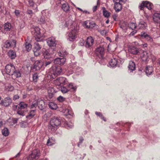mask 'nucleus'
Masks as SVG:
<instances>
[{"mask_svg":"<svg viewBox=\"0 0 160 160\" xmlns=\"http://www.w3.org/2000/svg\"><path fill=\"white\" fill-rule=\"evenodd\" d=\"M11 46V44L10 42L8 41H7L5 42L4 47L6 48H8Z\"/></svg>","mask_w":160,"mask_h":160,"instance_id":"42","label":"nucleus"},{"mask_svg":"<svg viewBox=\"0 0 160 160\" xmlns=\"http://www.w3.org/2000/svg\"><path fill=\"white\" fill-rule=\"evenodd\" d=\"M36 111L35 109H33L31 111L28 115L26 116V118L29 119L32 118L35 115V112Z\"/></svg>","mask_w":160,"mask_h":160,"instance_id":"28","label":"nucleus"},{"mask_svg":"<svg viewBox=\"0 0 160 160\" xmlns=\"http://www.w3.org/2000/svg\"><path fill=\"white\" fill-rule=\"evenodd\" d=\"M25 47L26 49L28 52H29L31 49L32 46L31 44L28 42H26L25 43Z\"/></svg>","mask_w":160,"mask_h":160,"instance_id":"38","label":"nucleus"},{"mask_svg":"<svg viewBox=\"0 0 160 160\" xmlns=\"http://www.w3.org/2000/svg\"><path fill=\"white\" fill-rule=\"evenodd\" d=\"M57 100L60 102H62L65 100V98L61 96H59Z\"/></svg>","mask_w":160,"mask_h":160,"instance_id":"52","label":"nucleus"},{"mask_svg":"<svg viewBox=\"0 0 160 160\" xmlns=\"http://www.w3.org/2000/svg\"><path fill=\"white\" fill-rule=\"evenodd\" d=\"M135 64L133 62L131 61H129L128 68L130 72H132L135 69Z\"/></svg>","mask_w":160,"mask_h":160,"instance_id":"24","label":"nucleus"},{"mask_svg":"<svg viewBox=\"0 0 160 160\" xmlns=\"http://www.w3.org/2000/svg\"><path fill=\"white\" fill-rule=\"evenodd\" d=\"M55 50L52 48H50L45 50L43 53L44 58H50L55 53Z\"/></svg>","mask_w":160,"mask_h":160,"instance_id":"7","label":"nucleus"},{"mask_svg":"<svg viewBox=\"0 0 160 160\" xmlns=\"http://www.w3.org/2000/svg\"><path fill=\"white\" fill-rule=\"evenodd\" d=\"M38 22L39 23L41 24H44L46 23V21L44 18L42 17H41L38 20Z\"/></svg>","mask_w":160,"mask_h":160,"instance_id":"44","label":"nucleus"},{"mask_svg":"<svg viewBox=\"0 0 160 160\" xmlns=\"http://www.w3.org/2000/svg\"><path fill=\"white\" fill-rule=\"evenodd\" d=\"M65 80V78L64 77H59L57 79V81L59 82V83L58 84H62V81H63V80Z\"/></svg>","mask_w":160,"mask_h":160,"instance_id":"45","label":"nucleus"},{"mask_svg":"<svg viewBox=\"0 0 160 160\" xmlns=\"http://www.w3.org/2000/svg\"><path fill=\"white\" fill-rule=\"evenodd\" d=\"M95 53L97 56L99 58H102L104 54V49L101 47H98L96 49Z\"/></svg>","mask_w":160,"mask_h":160,"instance_id":"9","label":"nucleus"},{"mask_svg":"<svg viewBox=\"0 0 160 160\" xmlns=\"http://www.w3.org/2000/svg\"><path fill=\"white\" fill-rule=\"evenodd\" d=\"M27 107V105L24 102H21L18 105H14L12 106L13 109H17V113L22 116L24 115V112L25 109Z\"/></svg>","mask_w":160,"mask_h":160,"instance_id":"3","label":"nucleus"},{"mask_svg":"<svg viewBox=\"0 0 160 160\" xmlns=\"http://www.w3.org/2000/svg\"><path fill=\"white\" fill-rule=\"evenodd\" d=\"M12 102V100L11 98L8 97L5 98L3 100V105L5 107L9 106Z\"/></svg>","mask_w":160,"mask_h":160,"instance_id":"13","label":"nucleus"},{"mask_svg":"<svg viewBox=\"0 0 160 160\" xmlns=\"http://www.w3.org/2000/svg\"><path fill=\"white\" fill-rule=\"evenodd\" d=\"M118 17V15L117 14H113L112 16L113 19L115 21H117V18Z\"/></svg>","mask_w":160,"mask_h":160,"instance_id":"58","label":"nucleus"},{"mask_svg":"<svg viewBox=\"0 0 160 160\" xmlns=\"http://www.w3.org/2000/svg\"><path fill=\"white\" fill-rule=\"evenodd\" d=\"M29 4L30 6L32 7L34 5V2L32 1H29Z\"/></svg>","mask_w":160,"mask_h":160,"instance_id":"64","label":"nucleus"},{"mask_svg":"<svg viewBox=\"0 0 160 160\" xmlns=\"http://www.w3.org/2000/svg\"><path fill=\"white\" fill-rule=\"evenodd\" d=\"M94 42V39L92 37L90 36L88 37L86 41L85 47L87 48L92 47L93 44Z\"/></svg>","mask_w":160,"mask_h":160,"instance_id":"11","label":"nucleus"},{"mask_svg":"<svg viewBox=\"0 0 160 160\" xmlns=\"http://www.w3.org/2000/svg\"><path fill=\"white\" fill-rule=\"evenodd\" d=\"M78 32L77 30L75 29L71 30L69 32L68 35V40L70 41H73L78 37Z\"/></svg>","mask_w":160,"mask_h":160,"instance_id":"5","label":"nucleus"},{"mask_svg":"<svg viewBox=\"0 0 160 160\" xmlns=\"http://www.w3.org/2000/svg\"><path fill=\"white\" fill-rule=\"evenodd\" d=\"M61 90L63 93H66L69 91V89L63 87L61 88Z\"/></svg>","mask_w":160,"mask_h":160,"instance_id":"49","label":"nucleus"},{"mask_svg":"<svg viewBox=\"0 0 160 160\" xmlns=\"http://www.w3.org/2000/svg\"><path fill=\"white\" fill-rule=\"evenodd\" d=\"M5 70L6 73L12 75L13 79L21 77V73L20 71L18 70H16L14 66L12 64L7 65L5 67Z\"/></svg>","mask_w":160,"mask_h":160,"instance_id":"1","label":"nucleus"},{"mask_svg":"<svg viewBox=\"0 0 160 160\" xmlns=\"http://www.w3.org/2000/svg\"><path fill=\"white\" fill-rule=\"evenodd\" d=\"M103 16L106 18H108L110 16V13L106 10H103Z\"/></svg>","mask_w":160,"mask_h":160,"instance_id":"48","label":"nucleus"},{"mask_svg":"<svg viewBox=\"0 0 160 160\" xmlns=\"http://www.w3.org/2000/svg\"><path fill=\"white\" fill-rule=\"evenodd\" d=\"M48 106L50 108L52 109H56L57 108L56 104L53 102H50L49 103Z\"/></svg>","mask_w":160,"mask_h":160,"instance_id":"31","label":"nucleus"},{"mask_svg":"<svg viewBox=\"0 0 160 160\" xmlns=\"http://www.w3.org/2000/svg\"><path fill=\"white\" fill-rule=\"evenodd\" d=\"M2 135L5 136H8L9 134V131L7 128H5L2 129Z\"/></svg>","mask_w":160,"mask_h":160,"instance_id":"34","label":"nucleus"},{"mask_svg":"<svg viewBox=\"0 0 160 160\" xmlns=\"http://www.w3.org/2000/svg\"><path fill=\"white\" fill-rule=\"evenodd\" d=\"M62 72V69L60 67L53 66L52 67L51 70V74L55 75L60 74Z\"/></svg>","mask_w":160,"mask_h":160,"instance_id":"8","label":"nucleus"},{"mask_svg":"<svg viewBox=\"0 0 160 160\" xmlns=\"http://www.w3.org/2000/svg\"><path fill=\"white\" fill-rule=\"evenodd\" d=\"M8 56L11 59H13L16 57V54L15 52L12 50H9L8 53Z\"/></svg>","mask_w":160,"mask_h":160,"instance_id":"25","label":"nucleus"},{"mask_svg":"<svg viewBox=\"0 0 160 160\" xmlns=\"http://www.w3.org/2000/svg\"><path fill=\"white\" fill-rule=\"evenodd\" d=\"M129 51L132 54H137L139 52V49L135 47H132L129 48Z\"/></svg>","mask_w":160,"mask_h":160,"instance_id":"17","label":"nucleus"},{"mask_svg":"<svg viewBox=\"0 0 160 160\" xmlns=\"http://www.w3.org/2000/svg\"><path fill=\"white\" fill-rule=\"evenodd\" d=\"M6 90L8 91H12L14 89V87L11 85L6 86L5 87Z\"/></svg>","mask_w":160,"mask_h":160,"instance_id":"40","label":"nucleus"},{"mask_svg":"<svg viewBox=\"0 0 160 160\" xmlns=\"http://www.w3.org/2000/svg\"><path fill=\"white\" fill-rule=\"evenodd\" d=\"M142 59L144 61H146L148 58V53L146 51H143L141 55Z\"/></svg>","mask_w":160,"mask_h":160,"instance_id":"26","label":"nucleus"},{"mask_svg":"<svg viewBox=\"0 0 160 160\" xmlns=\"http://www.w3.org/2000/svg\"><path fill=\"white\" fill-rule=\"evenodd\" d=\"M147 27V23L142 21H141L139 22L138 26V29L143 30L145 29Z\"/></svg>","mask_w":160,"mask_h":160,"instance_id":"19","label":"nucleus"},{"mask_svg":"<svg viewBox=\"0 0 160 160\" xmlns=\"http://www.w3.org/2000/svg\"><path fill=\"white\" fill-rule=\"evenodd\" d=\"M118 63L117 59L116 58L112 59L109 62L110 66L112 67L116 66Z\"/></svg>","mask_w":160,"mask_h":160,"instance_id":"23","label":"nucleus"},{"mask_svg":"<svg viewBox=\"0 0 160 160\" xmlns=\"http://www.w3.org/2000/svg\"><path fill=\"white\" fill-rule=\"evenodd\" d=\"M40 153L39 151L37 149L33 150L32 153L28 156V160H34L38 159L40 156Z\"/></svg>","mask_w":160,"mask_h":160,"instance_id":"4","label":"nucleus"},{"mask_svg":"<svg viewBox=\"0 0 160 160\" xmlns=\"http://www.w3.org/2000/svg\"><path fill=\"white\" fill-rule=\"evenodd\" d=\"M137 25L135 23L132 22H130L128 24V27L132 30H133L136 28Z\"/></svg>","mask_w":160,"mask_h":160,"instance_id":"35","label":"nucleus"},{"mask_svg":"<svg viewBox=\"0 0 160 160\" xmlns=\"http://www.w3.org/2000/svg\"><path fill=\"white\" fill-rule=\"evenodd\" d=\"M47 43L48 46L50 47H54L56 45V40L55 38L52 37L48 39Z\"/></svg>","mask_w":160,"mask_h":160,"instance_id":"14","label":"nucleus"},{"mask_svg":"<svg viewBox=\"0 0 160 160\" xmlns=\"http://www.w3.org/2000/svg\"><path fill=\"white\" fill-rule=\"evenodd\" d=\"M34 55L35 56L37 57L39 56L40 54V50H37L36 51L33 50Z\"/></svg>","mask_w":160,"mask_h":160,"instance_id":"51","label":"nucleus"},{"mask_svg":"<svg viewBox=\"0 0 160 160\" xmlns=\"http://www.w3.org/2000/svg\"><path fill=\"white\" fill-rule=\"evenodd\" d=\"M67 125L70 128H72L73 126V124L69 122L67 124Z\"/></svg>","mask_w":160,"mask_h":160,"instance_id":"60","label":"nucleus"},{"mask_svg":"<svg viewBox=\"0 0 160 160\" xmlns=\"http://www.w3.org/2000/svg\"><path fill=\"white\" fill-rule=\"evenodd\" d=\"M39 77L38 73H34L32 76L33 81L34 82H36L38 81Z\"/></svg>","mask_w":160,"mask_h":160,"instance_id":"37","label":"nucleus"},{"mask_svg":"<svg viewBox=\"0 0 160 160\" xmlns=\"http://www.w3.org/2000/svg\"><path fill=\"white\" fill-rule=\"evenodd\" d=\"M37 42L34 43L33 50L34 51L40 50L41 48V46L40 45L39 43Z\"/></svg>","mask_w":160,"mask_h":160,"instance_id":"27","label":"nucleus"},{"mask_svg":"<svg viewBox=\"0 0 160 160\" xmlns=\"http://www.w3.org/2000/svg\"><path fill=\"white\" fill-rule=\"evenodd\" d=\"M58 54L60 56L63 57L67 54V52L65 51H62L58 52Z\"/></svg>","mask_w":160,"mask_h":160,"instance_id":"41","label":"nucleus"},{"mask_svg":"<svg viewBox=\"0 0 160 160\" xmlns=\"http://www.w3.org/2000/svg\"><path fill=\"white\" fill-rule=\"evenodd\" d=\"M145 38H146L148 42L152 43V44L153 45L154 42H153V39L149 35H148Z\"/></svg>","mask_w":160,"mask_h":160,"instance_id":"46","label":"nucleus"},{"mask_svg":"<svg viewBox=\"0 0 160 160\" xmlns=\"http://www.w3.org/2000/svg\"><path fill=\"white\" fill-rule=\"evenodd\" d=\"M145 71L147 75H151L153 71V68L152 67H147L145 69Z\"/></svg>","mask_w":160,"mask_h":160,"instance_id":"21","label":"nucleus"},{"mask_svg":"<svg viewBox=\"0 0 160 160\" xmlns=\"http://www.w3.org/2000/svg\"><path fill=\"white\" fill-rule=\"evenodd\" d=\"M62 8L65 12H67L70 10V7L67 3L62 4Z\"/></svg>","mask_w":160,"mask_h":160,"instance_id":"22","label":"nucleus"},{"mask_svg":"<svg viewBox=\"0 0 160 160\" xmlns=\"http://www.w3.org/2000/svg\"><path fill=\"white\" fill-rule=\"evenodd\" d=\"M11 28V24L9 23H7L4 24V28L6 31H10Z\"/></svg>","mask_w":160,"mask_h":160,"instance_id":"29","label":"nucleus"},{"mask_svg":"<svg viewBox=\"0 0 160 160\" xmlns=\"http://www.w3.org/2000/svg\"><path fill=\"white\" fill-rule=\"evenodd\" d=\"M145 1L142 2V3L139 6V8L140 9L143 10L145 7Z\"/></svg>","mask_w":160,"mask_h":160,"instance_id":"47","label":"nucleus"},{"mask_svg":"<svg viewBox=\"0 0 160 160\" xmlns=\"http://www.w3.org/2000/svg\"><path fill=\"white\" fill-rule=\"evenodd\" d=\"M38 108L40 110H42L44 107V101L41 99L39 98L37 100Z\"/></svg>","mask_w":160,"mask_h":160,"instance_id":"16","label":"nucleus"},{"mask_svg":"<svg viewBox=\"0 0 160 160\" xmlns=\"http://www.w3.org/2000/svg\"><path fill=\"white\" fill-rule=\"evenodd\" d=\"M66 61V59L65 58H58L54 59V62L56 64L61 66L65 63Z\"/></svg>","mask_w":160,"mask_h":160,"instance_id":"12","label":"nucleus"},{"mask_svg":"<svg viewBox=\"0 0 160 160\" xmlns=\"http://www.w3.org/2000/svg\"><path fill=\"white\" fill-rule=\"evenodd\" d=\"M19 98V96L18 95H14L13 97V100H16Z\"/></svg>","mask_w":160,"mask_h":160,"instance_id":"56","label":"nucleus"},{"mask_svg":"<svg viewBox=\"0 0 160 160\" xmlns=\"http://www.w3.org/2000/svg\"><path fill=\"white\" fill-rule=\"evenodd\" d=\"M52 62L50 61H49L45 62L43 63V65L46 67L49 68L51 66Z\"/></svg>","mask_w":160,"mask_h":160,"instance_id":"43","label":"nucleus"},{"mask_svg":"<svg viewBox=\"0 0 160 160\" xmlns=\"http://www.w3.org/2000/svg\"><path fill=\"white\" fill-rule=\"evenodd\" d=\"M34 34L35 36V39L37 42H40L42 41L41 38V32H40V29L38 27H36L33 29Z\"/></svg>","mask_w":160,"mask_h":160,"instance_id":"6","label":"nucleus"},{"mask_svg":"<svg viewBox=\"0 0 160 160\" xmlns=\"http://www.w3.org/2000/svg\"><path fill=\"white\" fill-rule=\"evenodd\" d=\"M62 112L64 113V115L66 116L68 115H71L72 113V111H70L68 109L65 108L62 110Z\"/></svg>","mask_w":160,"mask_h":160,"instance_id":"32","label":"nucleus"},{"mask_svg":"<svg viewBox=\"0 0 160 160\" xmlns=\"http://www.w3.org/2000/svg\"><path fill=\"white\" fill-rule=\"evenodd\" d=\"M48 95L47 98L51 99L53 97L55 93L53 88L49 87L48 88Z\"/></svg>","mask_w":160,"mask_h":160,"instance_id":"15","label":"nucleus"},{"mask_svg":"<svg viewBox=\"0 0 160 160\" xmlns=\"http://www.w3.org/2000/svg\"><path fill=\"white\" fill-rule=\"evenodd\" d=\"M152 5L148 1H145V7L149 10H151L152 8Z\"/></svg>","mask_w":160,"mask_h":160,"instance_id":"36","label":"nucleus"},{"mask_svg":"<svg viewBox=\"0 0 160 160\" xmlns=\"http://www.w3.org/2000/svg\"><path fill=\"white\" fill-rule=\"evenodd\" d=\"M14 12L15 15L17 16H18L19 15L20 13V11L18 10H15Z\"/></svg>","mask_w":160,"mask_h":160,"instance_id":"57","label":"nucleus"},{"mask_svg":"<svg viewBox=\"0 0 160 160\" xmlns=\"http://www.w3.org/2000/svg\"><path fill=\"white\" fill-rule=\"evenodd\" d=\"M148 35L145 32H142L141 34V36L144 38H145Z\"/></svg>","mask_w":160,"mask_h":160,"instance_id":"53","label":"nucleus"},{"mask_svg":"<svg viewBox=\"0 0 160 160\" xmlns=\"http://www.w3.org/2000/svg\"><path fill=\"white\" fill-rule=\"evenodd\" d=\"M11 44V46L15 47L16 46V42L15 40H13L12 42H10Z\"/></svg>","mask_w":160,"mask_h":160,"instance_id":"55","label":"nucleus"},{"mask_svg":"<svg viewBox=\"0 0 160 160\" xmlns=\"http://www.w3.org/2000/svg\"><path fill=\"white\" fill-rule=\"evenodd\" d=\"M68 88L69 89V91L71 90L72 91H75L77 89V87L75 86H73L72 84L71 83H69L68 85Z\"/></svg>","mask_w":160,"mask_h":160,"instance_id":"33","label":"nucleus"},{"mask_svg":"<svg viewBox=\"0 0 160 160\" xmlns=\"http://www.w3.org/2000/svg\"><path fill=\"white\" fill-rule=\"evenodd\" d=\"M38 106L37 100H35L32 102L30 106V108L31 109H35Z\"/></svg>","mask_w":160,"mask_h":160,"instance_id":"30","label":"nucleus"},{"mask_svg":"<svg viewBox=\"0 0 160 160\" xmlns=\"http://www.w3.org/2000/svg\"><path fill=\"white\" fill-rule=\"evenodd\" d=\"M153 21L156 23H160V14L155 13L153 15Z\"/></svg>","mask_w":160,"mask_h":160,"instance_id":"18","label":"nucleus"},{"mask_svg":"<svg viewBox=\"0 0 160 160\" xmlns=\"http://www.w3.org/2000/svg\"><path fill=\"white\" fill-rule=\"evenodd\" d=\"M43 65V63L42 61L37 60L34 62L33 68L36 70H39Z\"/></svg>","mask_w":160,"mask_h":160,"instance_id":"10","label":"nucleus"},{"mask_svg":"<svg viewBox=\"0 0 160 160\" xmlns=\"http://www.w3.org/2000/svg\"><path fill=\"white\" fill-rule=\"evenodd\" d=\"M89 22L88 21H85L83 22V25L85 26V27L87 28V26H88V23H89Z\"/></svg>","mask_w":160,"mask_h":160,"instance_id":"59","label":"nucleus"},{"mask_svg":"<svg viewBox=\"0 0 160 160\" xmlns=\"http://www.w3.org/2000/svg\"><path fill=\"white\" fill-rule=\"evenodd\" d=\"M88 26H87V28H92L96 26V24L93 22H89Z\"/></svg>","mask_w":160,"mask_h":160,"instance_id":"39","label":"nucleus"},{"mask_svg":"<svg viewBox=\"0 0 160 160\" xmlns=\"http://www.w3.org/2000/svg\"><path fill=\"white\" fill-rule=\"evenodd\" d=\"M42 35L43 37L46 36L45 34V30L44 29H43L42 33H41V35Z\"/></svg>","mask_w":160,"mask_h":160,"instance_id":"61","label":"nucleus"},{"mask_svg":"<svg viewBox=\"0 0 160 160\" xmlns=\"http://www.w3.org/2000/svg\"><path fill=\"white\" fill-rule=\"evenodd\" d=\"M62 84H67V82L68 81L65 78V80H63V81H62Z\"/></svg>","mask_w":160,"mask_h":160,"instance_id":"62","label":"nucleus"},{"mask_svg":"<svg viewBox=\"0 0 160 160\" xmlns=\"http://www.w3.org/2000/svg\"><path fill=\"white\" fill-rule=\"evenodd\" d=\"M83 141V138L82 137H80L79 138V142L78 143V147H79L80 144L82 143Z\"/></svg>","mask_w":160,"mask_h":160,"instance_id":"54","label":"nucleus"},{"mask_svg":"<svg viewBox=\"0 0 160 160\" xmlns=\"http://www.w3.org/2000/svg\"><path fill=\"white\" fill-rule=\"evenodd\" d=\"M62 122V119L60 117H53L51 119L50 124L48 127L49 132H54L57 129V127Z\"/></svg>","mask_w":160,"mask_h":160,"instance_id":"2","label":"nucleus"},{"mask_svg":"<svg viewBox=\"0 0 160 160\" xmlns=\"http://www.w3.org/2000/svg\"><path fill=\"white\" fill-rule=\"evenodd\" d=\"M113 1L114 3H121L120 0H113Z\"/></svg>","mask_w":160,"mask_h":160,"instance_id":"63","label":"nucleus"},{"mask_svg":"<svg viewBox=\"0 0 160 160\" xmlns=\"http://www.w3.org/2000/svg\"><path fill=\"white\" fill-rule=\"evenodd\" d=\"M122 3H114V9L116 12H118L120 11L122 8Z\"/></svg>","mask_w":160,"mask_h":160,"instance_id":"20","label":"nucleus"},{"mask_svg":"<svg viewBox=\"0 0 160 160\" xmlns=\"http://www.w3.org/2000/svg\"><path fill=\"white\" fill-rule=\"evenodd\" d=\"M95 114L97 116H98L101 117V118L104 121H106L105 119H104V117H103L102 113L100 112H96Z\"/></svg>","mask_w":160,"mask_h":160,"instance_id":"50","label":"nucleus"}]
</instances>
